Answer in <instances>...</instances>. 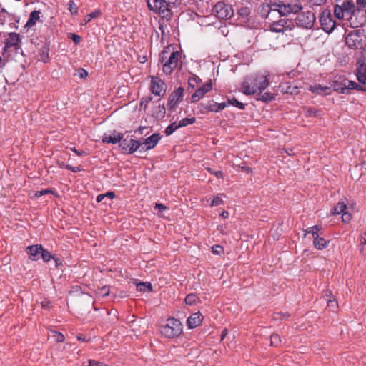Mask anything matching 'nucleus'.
<instances>
[{
  "label": "nucleus",
  "mask_w": 366,
  "mask_h": 366,
  "mask_svg": "<svg viewBox=\"0 0 366 366\" xmlns=\"http://www.w3.org/2000/svg\"><path fill=\"white\" fill-rule=\"evenodd\" d=\"M269 76L254 74L242 82V92L245 95L254 94L257 91L262 93L269 86Z\"/></svg>",
  "instance_id": "obj_1"
},
{
  "label": "nucleus",
  "mask_w": 366,
  "mask_h": 366,
  "mask_svg": "<svg viewBox=\"0 0 366 366\" xmlns=\"http://www.w3.org/2000/svg\"><path fill=\"white\" fill-rule=\"evenodd\" d=\"M169 47L164 49L159 54V64L162 65L163 72L166 75H170L178 65L181 57V53L178 51H173L167 57Z\"/></svg>",
  "instance_id": "obj_2"
},
{
  "label": "nucleus",
  "mask_w": 366,
  "mask_h": 366,
  "mask_svg": "<svg viewBox=\"0 0 366 366\" xmlns=\"http://www.w3.org/2000/svg\"><path fill=\"white\" fill-rule=\"evenodd\" d=\"M159 332L165 338L174 339L178 337L183 331L182 322L177 318L169 317L159 325Z\"/></svg>",
  "instance_id": "obj_3"
},
{
  "label": "nucleus",
  "mask_w": 366,
  "mask_h": 366,
  "mask_svg": "<svg viewBox=\"0 0 366 366\" xmlns=\"http://www.w3.org/2000/svg\"><path fill=\"white\" fill-rule=\"evenodd\" d=\"M365 38V31L363 29H356L350 31L345 37V44L350 49H361L362 51L366 50V40Z\"/></svg>",
  "instance_id": "obj_4"
},
{
  "label": "nucleus",
  "mask_w": 366,
  "mask_h": 366,
  "mask_svg": "<svg viewBox=\"0 0 366 366\" xmlns=\"http://www.w3.org/2000/svg\"><path fill=\"white\" fill-rule=\"evenodd\" d=\"M153 4H151L150 0H146L148 9L159 14H164L165 12H169L172 14L171 6H174V1L170 0H152Z\"/></svg>",
  "instance_id": "obj_5"
},
{
  "label": "nucleus",
  "mask_w": 366,
  "mask_h": 366,
  "mask_svg": "<svg viewBox=\"0 0 366 366\" xmlns=\"http://www.w3.org/2000/svg\"><path fill=\"white\" fill-rule=\"evenodd\" d=\"M316 17L312 11L300 12L297 14L294 22L298 27L311 29L315 21Z\"/></svg>",
  "instance_id": "obj_6"
},
{
  "label": "nucleus",
  "mask_w": 366,
  "mask_h": 366,
  "mask_svg": "<svg viewBox=\"0 0 366 366\" xmlns=\"http://www.w3.org/2000/svg\"><path fill=\"white\" fill-rule=\"evenodd\" d=\"M319 17L322 30L328 34L332 33L336 27V21L333 19L330 10H323Z\"/></svg>",
  "instance_id": "obj_7"
},
{
  "label": "nucleus",
  "mask_w": 366,
  "mask_h": 366,
  "mask_svg": "<svg viewBox=\"0 0 366 366\" xmlns=\"http://www.w3.org/2000/svg\"><path fill=\"white\" fill-rule=\"evenodd\" d=\"M295 26V22L290 19H281L274 21L270 25V30L273 32L281 33L284 30H292Z\"/></svg>",
  "instance_id": "obj_8"
},
{
  "label": "nucleus",
  "mask_w": 366,
  "mask_h": 366,
  "mask_svg": "<svg viewBox=\"0 0 366 366\" xmlns=\"http://www.w3.org/2000/svg\"><path fill=\"white\" fill-rule=\"evenodd\" d=\"M217 15L220 19H231L234 15V10L230 5L225 4L224 1L217 2L213 8Z\"/></svg>",
  "instance_id": "obj_9"
},
{
  "label": "nucleus",
  "mask_w": 366,
  "mask_h": 366,
  "mask_svg": "<svg viewBox=\"0 0 366 366\" xmlns=\"http://www.w3.org/2000/svg\"><path fill=\"white\" fill-rule=\"evenodd\" d=\"M184 91V88L179 86L169 94L167 102V109L169 110L173 111L177 105L182 102Z\"/></svg>",
  "instance_id": "obj_10"
},
{
  "label": "nucleus",
  "mask_w": 366,
  "mask_h": 366,
  "mask_svg": "<svg viewBox=\"0 0 366 366\" xmlns=\"http://www.w3.org/2000/svg\"><path fill=\"white\" fill-rule=\"evenodd\" d=\"M166 84L160 78L152 76L151 80L150 90L151 92L159 97H164L166 93Z\"/></svg>",
  "instance_id": "obj_11"
},
{
  "label": "nucleus",
  "mask_w": 366,
  "mask_h": 366,
  "mask_svg": "<svg viewBox=\"0 0 366 366\" xmlns=\"http://www.w3.org/2000/svg\"><path fill=\"white\" fill-rule=\"evenodd\" d=\"M212 89V79H209L204 85L197 89L191 97V102L196 103L204 97L205 94Z\"/></svg>",
  "instance_id": "obj_12"
},
{
  "label": "nucleus",
  "mask_w": 366,
  "mask_h": 366,
  "mask_svg": "<svg viewBox=\"0 0 366 366\" xmlns=\"http://www.w3.org/2000/svg\"><path fill=\"white\" fill-rule=\"evenodd\" d=\"M366 56L364 55L363 51H361V57L359 58L357 61V67L355 69V74L357 76V79L360 83L362 82V80L364 79L362 77H366Z\"/></svg>",
  "instance_id": "obj_13"
},
{
  "label": "nucleus",
  "mask_w": 366,
  "mask_h": 366,
  "mask_svg": "<svg viewBox=\"0 0 366 366\" xmlns=\"http://www.w3.org/2000/svg\"><path fill=\"white\" fill-rule=\"evenodd\" d=\"M161 138L162 135L159 133H154L149 137L146 138L144 142H142V149L143 152L154 149Z\"/></svg>",
  "instance_id": "obj_14"
},
{
  "label": "nucleus",
  "mask_w": 366,
  "mask_h": 366,
  "mask_svg": "<svg viewBox=\"0 0 366 366\" xmlns=\"http://www.w3.org/2000/svg\"><path fill=\"white\" fill-rule=\"evenodd\" d=\"M43 246L41 244H34L28 246L26 248V252L29 259L32 261H38L41 258V253Z\"/></svg>",
  "instance_id": "obj_15"
},
{
  "label": "nucleus",
  "mask_w": 366,
  "mask_h": 366,
  "mask_svg": "<svg viewBox=\"0 0 366 366\" xmlns=\"http://www.w3.org/2000/svg\"><path fill=\"white\" fill-rule=\"evenodd\" d=\"M124 137V134L121 132H119L116 130H113L112 134H104L102 138V142L107 144H115L121 142L122 138Z\"/></svg>",
  "instance_id": "obj_16"
},
{
  "label": "nucleus",
  "mask_w": 366,
  "mask_h": 366,
  "mask_svg": "<svg viewBox=\"0 0 366 366\" xmlns=\"http://www.w3.org/2000/svg\"><path fill=\"white\" fill-rule=\"evenodd\" d=\"M203 315L199 312L193 313L187 320V325L189 329H194L201 324Z\"/></svg>",
  "instance_id": "obj_17"
},
{
  "label": "nucleus",
  "mask_w": 366,
  "mask_h": 366,
  "mask_svg": "<svg viewBox=\"0 0 366 366\" xmlns=\"http://www.w3.org/2000/svg\"><path fill=\"white\" fill-rule=\"evenodd\" d=\"M308 90L317 95H329L331 94V87L320 84L310 85Z\"/></svg>",
  "instance_id": "obj_18"
},
{
  "label": "nucleus",
  "mask_w": 366,
  "mask_h": 366,
  "mask_svg": "<svg viewBox=\"0 0 366 366\" xmlns=\"http://www.w3.org/2000/svg\"><path fill=\"white\" fill-rule=\"evenodd\" d=\"M302 9V6L300 4H286L285 6H283V8H282L281 10V16H287L291 13L293 14H299L298 12L301 11Z\"/></svg>",
  "instance_id": "obj_19"
},
{
  "label": "nucleus",
  "mask_w": 366,
  "mask_h": 366,
  "mask_svg": "<svg viewBox=\"0 0 366 366\" xmlns=\"http://www.w3.org/2000/svg\"><path fill=\"white\" fill-rule=\"evenodd\" d=\"M346 81H349L347 79H343L341 80L333 81L331 84V89H332L335 92H337L340 94H344L345 90H348L347 83Z\"/></svg>",
  "instance_id": "obj_20"
},
{
  "label": "nucleus",
  "mask_w": 366,
  "mask_h": 366,
  "mask_svg": "<svg viewBox=\"0 0 366 366\" xmlns=\"http://www.w3.org/2000/svg\"><path fill=\"white\" fill-rule=\"evenodd\" d=\"M21 41L20 35L15 32L9 34V39H6L5 46L6 48L14 47L16 50L19 49V42Z\"/></svg>",
  "instance_id": "obj_21"
},
{
  "label": "nucleus",
  "mask_w": 366,
  "mask_h": 366,
  "mask_svg": "<svg viewBox=\"0 0 366 366\" xmlns=\"http://www.w3.org/2000/svg\"><path fill=\"white\" fill-rule=\"evenodd\" d=\"M302 114L305 117H320L323 115L324 112L322 109L310 107H302Z\"/></svg>",
  "instance_id": "obj_22"
},
{
  "label": "nucleus",
  "mask_w": 366,
  "mask_h": 366,
  "mask_svg": "<svg viewBox=\"0 0 366 366\" xmlns=\"http://www.w3.org/2000/svg\"><path fill=\"white\" fill-rule=\"evenodd\" d=\"M40 11L34 10L31 11L29 14L27 22L26 23L24 27L29 29L34 26L37 21H41L40 20Z\"/></svg>",
  "instance_id": "obj_23"
},
{
  "label": "nucleus",
  "mask_w": 366,
  "mask_h": 366,
  "mask_svg": "<svg viewBox=\"0 0 366 366\" xmlns=\"http://www.w3.org/2000/svg\"><path fill=\"white\" fill-rule=\"evenodd\" d=\"M142 142L138 139H130L129 147L127 149V154H132L139 149V152H143L142 149Z\"/></svg>",
  "instance_id": "obj_24"
},
{
  "label": "nucleus",
  "mask_w": 366,
  "mask_h": 366,
  "mask_svg": "<svg viewBox=\"0 0 366 366\" xmlns=\"http://www.w3.org/2000/svg\"><path fill=\"white\" fill-rule=\"evenodd\" d=\"M166 108L164 104H159L152 110V117L157 120H162L165 117Z\"/></svg>",
  "instance_id": "obj_25"
},
{
  "label": "nucleus",
  "mask_w": 366,
  "mask_h": 366,
  "mask_svg": "<svg viewBox=\"0 0 366 366\" xmlns=\"http://www.w3.org/2000/svg\"><path fill=\"white\" fill-rule=\"evenodd\" d=\"M49 50H50L49 44L47 43L44 44L39 49V60L41 61L44 63L47 62L49 59Z\"/></svg>",
  "instance_id": "obj_26"
},
{
  "label": "nucleus",
  "mask_w": 366,
  "mask_h": 366,
  "mask_svg": "<svg viewBox=\"0 0 366 366\" xmlns=\"http://www.w3.org/2000/svg\"><path fill=\"white\" fill-rule=\"evenodd\" d=\"M329 243L330 241L325 240L323 237H320L319 234H316V237L313 238L314 247L319 250L326 248Z\"/></svg>",
  "instance_id": "obj_27"
},
{
  "label": "nucleus",
  "mask_w": 366,
  "mask_h": 366,
  "mask_svg": "<svg viewBox=\"0 0 366 366\" xmlns=\"http://www.w3.org/2000/svg\"><path fill=\"white\" fill-rule=\"evenodd\" d=\"M281 91L285 94L291 95H297L300 93V89L297 86H292L288 84L280 85Z\"/></svg>",
  "instance_id": "obj_28"
},
{
  "label": "nucleus",
  "mask_w": 366,
  "mask_h": 366,
  "mask_svg": "<svg viewBox=\"0 0 366 366\" xmlns=\"http://www.w3.org/2000/svg\"><path fill=\"white\" fill-rule=\"evenodd\" d=\"M271 9L269 4L262 3L259 6L257 12L262 17L266 19L269 14Z\"/></svg>",
  "instance_id": "obj_29"
},
{
  "label": "nucleus",
  "mask_w": 366,
  "mask_h": 366,
  "mask_svg": "<svg viewBox=\"0 0 366 366\" xmlns=\"http://www.w3.org/2000/svg\"><path fill=\"white\" fill-rule=\"evenodd\" d=\"M275 99V96L273 93L271 92H264V93H260V92L258 93V97L257 98V100L262 101L264 103H268L269 102H272Z\"/></svg>",
  "instance_id": "obj_30"
},
{
  "label": "nucleus",
  "mask_w": 366,
  "mask_h": 366,
  "mask_svg": "<svg viewBox=\"0 0 366 366\" xmlns=\"http://www.w3.org/2000/svg\"><path fill=\"white\" fill-rule=\"evenodd\" d=\"M137 290L141 292L152 291V285L149 282H140L137 283Z\"/></svg>",
  "instance_id": "obj_31"
},
{
  "label": "nucleus",
  "mask_w": 366,
  "mask_h": 366,
  "mask_svg": "<svg viewBox=\"0 0 366 366\" xmlns=\"http://www.w3.org/2000/svg\"><path fill=\"white\" fill-rule=\"evenodd\" d=\"M251 13V10L247 6L241 7L237 11V14L240 16L244 22L249 21V16Z\"/></svg>",
  "instance_id": "obj_32"
},
{
  "label": "nucleus",
  "mask_w": 366,
  "mask_h": 366,
  "mask_svg": "<svg viewBox=\"0 0 366 366\" xmlns=\"http://www.w3.org/2000/svg\"><path fill=\"white\" fill-rule=\"evenodd\" d=\"M347 209V205L344 202H339L331 211L332 214H342Z\"/></svg>",
  "instance_id": "obj_33"
},
{
  "label": "nucleus",
  "mask_w": 366,
  "mask_h": 366,
  "mask_svg": "<svg viewBox=\"0 0 366 366\" xmlns=\"http://www.w3.org/2000/svg\"><path fill=\"white\" fill-rule=\"evenodd\" d=\"M343 11L347 13H352V15H354L355 10V4L352 1H344L342 6H341Z\"/></svg>",
  "instance_id": "obj_34"
},
{
  "label": "nucleus",
  "mask_w": 366,
  "mask_h": 366,
  "mask_svg": "<svg viewBox=\"0 0 366 366\" xmlns=\"http://www.w3.org/2000/svg\"><path fill=\"white\" fill-rule=\"evenodd\" d=\"M102 16V11L100 9H96L94 11L90 13L86 16H85L84 20V25L88 24L92 19L99 18Z\"/></svg>",
  "instance_id": "obj_35"
},
{
  "label": "nucleus",
  "mask_w": 366,
  "mask_h": 366,
  "mask_svg": "<svg viewBox=\"0 0 366 366\" xmlns=\"http://www.w3.org/2000/svg\"><path fill=\"white\" fill-rule=\"evenodd\" d=\"M228 104L237 107L239 109H244L246 104L238 101L235 97L227 98Z\"/></svg>",
  "instance_id": "obj_36"
},
{
  "label": "nucleus",
  "mask_w": 366,
  "mask_h": 366,
  "mask_svg": "<svg viewBox=\"0 0 366 366\" xmlns=\"http://www.w3.org/2000/svg\"><path fill=\"white\" fill-rule=\"evenodd\" d=\"M201 81L202 80L199 76L192 74V76H190L188 79L189 87L194 89L197 86V84Z\"/></svg>",
  "instance_id": "obj_37"
},
{
  "label": "nucleus",
  "mask_w": 366,
  "mask_h": 366,
  "mask_svg": "<svg viewBox=\"0 0 366 366\" xmlns=\"http://www.w3.org/2000/svg\"><path fill=\"white\" fill-rule=\"evenodd\" d=\"M345 83H347V86H349L348 90L355 89L357 91L366 92L365 87L361 86L360 84L355 81L349 80V81H346Z\"/></svg>",
  "instance_id": "obj_38"
},
{
  "label": "nucleus",
  "mask_w": 366,
  "mask_h": 366,
  "mask_svg": "<svg viewBox=\"0 0 366 366\" xmlns=\"http://www.w3.org/2000/svg\"><path fill=\"white\" fill-rule=\"evenodd\" d=\"M184 302L187 305H193L199 302V297L195 294L191 293L186 296Z\"/></svg>",
  "instance_id": "obj_39"
},
{
  "label": "nucleus",
  "mask_w": 366,
  "mask_h": 366,
  "mask_svg": "<svg viewBox=\"0 0 366 366\" xmlns=\"http://www.w3.org/2000/svg\"><path fill=\"white\" fill-rule=\"evenodd\" d=\"M291 316L290 313L288 312H274L272 315V318L274 320H283L289 318Z\"/></svg>",
  "instance_id": "obj_40"
},
{
  "label": "nucleus",
  "mask_w": 366,
  "mask_h": 366,
  "mask_svg": "<svg viewBox=\"0 0 366 366\" xmlns=\"http://www.w3.org/2000/svg\"><path fill=\"white\" fill-rule=\"evenodd\" d=\"M320 230H322V227L320 225H315L305 230V236H306L307 234L311 233L312 237L315 238L316 234H318V232Z\"/></svg>",
  "instance_id": "obj_41"
},
{
  "label": "nucleus",
  "mask_w": 366,
  "mask_h": 366,
  "mask_svg": "<svg viewBox=\"0 0 366 366\" xmlns=\"http://www.w3.org/2000/svg\"><path fill=\"white\" fill-rule=\"evenodd\" d=\"M195 122H196V118L195 117H191V118H187H187H184L182 120H180L179 122L178 125H179V127L181 128V127H186L187 125L192 124Z\"/></svg>",
  "instance_id": "obj_42"
},
{
  "label": "nucleus",
  "mask_w": 366,
  "mask_h": 366,
  "mask_svg": "<svg viewBox=\"0 0 366 366\" xmlns=\"http://www.w3.org/2000/svg\"><path fill=\"white\" fill-rule=\"evenodd\" d=\"M281 342L280 336L277 333H273L270 336V345L273 347H278Z\"/></svg>",
  "instance_id": "obj_43"
},
{
  "label": "nucleus",
  "mask_w": 366,
  "mask_h": 366,
  "mask_svg": "<svg viewBox=\"0 0 366 366\" xmlns=\"http://www.w3.org/2000/svg\"><path fill=\"white\" fill-rule=\"evenodd\" d=\"M344 11L341 6L336 4L334 7V15L338 19L344 18Z\"/></svg>",
  "instance_id": "obj_44"
},
{
  "label": "nucleus",
  "mask_w": 366,
  "mask_h": 366,
  "mask_svg": "<svg viewBox=\"0 0 366 366\" xmlns=\"http://www.w3.org/2000/svg\"><path fill=\"white\" fill-rule=\"evenodd\" d=\"M119 147L123 154H127V149L129 147V140H128L127 138L124 139L123 137L119 142Z\"/></svg>",
  "instance_id": "obj_45"
},
{
  "label": "nucleus",
  "mask_w": 366,
  "mask_h": 366,
  "mask_svg": "<svg viewBox=\"0 0 366 366\" xmlns=\"http://www.w3.org/2000/svg\"><path fill=\"white\" fill-rule=\"evenodd\" d=\"M179 125L176 124V122H173L170 124L166 129H165V134L166 136H170L173 134L174 132H175L177 129H178Z\"/></svg>",
  "instance_id": "obj_46"
},
{
  "label": "nucleus",
  "mask_w": 366,
  "mask_h": 366,
  "mask_svg": "<svg viewBox=\"0 0 366 366\" xmlns=\"http://www.w3.org/2000/svg\"><path fill=\"white\" fill-rule=\"evenodd\" d=\"M53 254H51L47 249L42 248V251L41 253V258H42L44 262H48L51 259H52Z\"/></svg>",
  "instance_id": "obj_47"
},
{
  "label": "nucleus",
  "mask_w": 366,
  "mask_h": 366,
  "mask_svg": "<svg viewBox=\"0 0 366 366\" xmlns=\"http://www.w3.org/2000/svg\"><path fill=\"white\" fill-rule=\"evenodd\" d=\"M51 333L56 342H63L65 340V337L62 333L55 330H51Z\"/></svg>",
  "instance_id": "obj_48"
},
{
  "label": "nucleus",
  "mask_w": 366,
  "mask_h": 366,
  "mask_svg": "<svg viewBox=\"0 0 366 366\" xmlns=\"http://www.w3.org/2000/svg\"><path fill=\"white\" fill-rule=\"evenodd\" d=\"M360 245V252L363 255L366 254V232L361 235Z\"/></svg>",
  "instance_id": "obj_49"
},
{
  "label": "nucleus",
  "mask_w": 366,
  "mask_h": 366,
  "mask_svg": "<svg viewBox=\"0 0 366 366\" xmlns=\"http://www.w3.org/2000/svg\"><path fill=\"white\" fill-rule=\"evenodd\" d=\"M153 97L152 96L142 97L140 100L139 107L141 109L146 110L148 104L152 101Z\"/></svg>",
  "instance_id": "obj_50"
},
{
  "label": "nucleus",
  "mask_w": 366,
  "mask_h": 366,
  "mask_svg": "<svg viewBox=\"0 0 366 366\" xmlns=\"http://www.w3.org/2000/svg\"><path fill=\"white\" fill-rule=\"evenodd\" d=\"M285 4H286L279 1V2H274V3L271 4L269 5V6L272 7L271 10L278 11L280 15L281 16L282 8H283V6H285Z\"/></svg>",
  "instance_id": "obj_51"
},
{
  "label": "nucleus",
  "mask_w": 366,
  "mask_h": 366,
  "mask_svg": "<svg viewBox=\"0 0 366 366\" xmlns=\"http://www.w3.org/2000/svg\"><path fill=\"white\" fill-rule=\"evenodd\" d=\"M223 194H218L216 197H214L211 202V207H216L221 204H223V200L222 199V196Z\"/></svg>",
  "instance_id": "obj_52"
},
{
  "label": "nucleus",
  "mask_w": 366,
  "mask_h": 366,
  "mask_svg": "<svg viewBox=\"0 0 366 366\" xmlns=\"http://www.w3.org/2000/svg\"><path fill=\"white\" fill-rule=\"evenodd\" d=\"M56 193L55 191L54 190H51V189H42V190H40V191H36V193H35V197H40L43 195H46V194H54Z\"/></svg>",
  "instance_id": "obj_53"
},
{
  "label": "nucleus",
  "mask_w": 366,
  "mask_h": 366,
  "mask_svg": "<svg viewBox=\"0 0 366 366\" xmlns=\"http://www.w3.org/2000/svg\"><path fill=\"white\" fill-rule=\"evenodd\" d=\"M206 169L211 174H214L218 179H223L224 178V173L222 171H220V170L215 171L214 169H213L211 167H207Z\"/></svg>",
  "instance_id": "obj_54"
},
{
  "label": "nucleus",
  "mask_w": 366,
  "mask_h": 366,
  "mask_svg": "<svg viewBox=\"0 0 366 366\" xmlns=\"http://www.w3.org/2000/svg\"><path fill=\"white\" fill-rule=\"evenodd\" d=\"M366 20V16L365 15H362V17H361V21L360 22H356V21H353L352 20V17L350 18V26L353 28H357L359 27L360 26L364 24V22Z\"/></svg>",
  "instance_id": "obj_55"
},
{
  "label": "nucleus",
  "mask_w": 366,
  "mask_h": 366,
  "mask_svg": "<svg viewBox=\"0 0 366 366\" xmlns=\"http://www.w3.org/2000/svg\"><path fill=\"white\" fill-rule=\"evenodd\" d=\"M69 10L71 14H77L78 7L73 1H69L68 3Z\"/></svg>",
  "instance_id": "obj_56"
},
{
  "label": "nucleus",
  "mask_w": 366,
  "mask_h": 366,
  "mask_svg": "<svg viewBox=\"0 0 366 366\" xmlns=\"http://www.w3.org/2000/svg\"><path fill=\"white\" fill-rule=\"evenodd\" d=\"M197 108H198L200 114H206L208 112H209V110L208 109V103L207 104L200 103L198 105Z\"/></svg>",
  "instance_id": "obj_57"
},
{
  "label": "nucleus",
  "mask_w": 366,
  "mask_h": 366,
  "mask_svg": "<svg viewBox=\"0 0 366 366\" xmlns=\"http://www.w3.org/2000/svg\"><path fill=\"white\" fill-rule=\"evenodd\" d=\"M208 109L211 112H217V102L214 100H209L208 102Z\"/></svg>",
  "instance_id": "obj_58"
},
{
  "label": "nucleus",
  "mask_w": 366,
  "mask_h": 366,
  "mask_svg": "<svg viewBox=\"0 0 366 366\" xmlns=\"http://www.w3.org/2000/svg\"><path fill=\"white\" fill-rule=\"evenodd\" d=\"M68 38L71 39L75 44H78L81 41V36L76 34L69 33Z\"/></svg>",
  "instance_id": "obj_59"
},
{
  "label": "nucleus",
  "mask_w": 366,
  "mask_h": 366,
  "mask_svg": "<svg viewBox=\"0 0 366 366\" xmlns=\"http://www.w3.org/2000/svg\"><path fill=\"white\" fill-rule=\"evenodd\" d=\"M212 252L214 254H221L224 253V248L223 247L216 244L212 247Z\"/></svg>",
  "instance_id": "obj_60"
},
{
  "label": "nucleus",
  "mask_w": 366,
  "mask_h": 366,
  "mask_svg": "<svg viewBox=\"0 0 366 366\" xmlns=\"http://www.w3.org/2000/svg\"><path fill=\"white\" fill-rule=\"evenodd\" d=\"M352 218L351 214L346 210L342 214V220L343 222H349Z\"/></svg>",
  "instance_id": "obj_61"
},
{
  "label": "nucleus",
  "mask_w": 366,
  "mask_h": 366,
  "mask_svg": "<svg viewBox=\"0 0 366 366\" xmlns=\"http://www.w3.org/2000/svg\"><path fill=\"white\" fill-rule=\"evenodd\" d=\"M357 5L358 6V12L360 9H365L366 12V0H357Z\"/></svg>",
  "instance_id": "obj_62"
},
{
  "label": "nucleus",
  "mask_w": 366,
  "mask_h": 366,
  "mask_svg": "<svg viewBox=\"0 0 366 366\" xmlns=\"http://www.w3.org/2000/svg\"><path fill=\"white\" fill-rule=\"evenodd\" d=\"M52 259L55 262L56 268L58 269V268H59V266L62 265V260L59 257H58L57 256L54 255L53 257H52Z\"/></svg>",
  "instance_id": "obj_63"
},
{
  "label": "nucleus",
  "mask_w": 366,
  "mask_h": 366,
  "mask_svg": "<svg viewBox=\"0 0 366 366\" xmlns=\"http://www.w3.org/2000/svg\"><path fill=\"white\" fill-rule=\"evenodd\" d=\"M89 366H106L103 363H102L99 361L94 360H89Z\"/></svg>",
  "instance_id": "obj_64"
}]
</instances>
